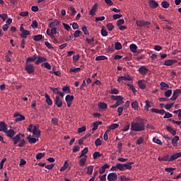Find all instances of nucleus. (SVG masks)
<instances>
[{
  "mask_svg": "<svg viewBox=\"0 0 181 181\" xmlns=\"http://www.w3.org/2000/svg\"><path fill=\"white\" fill-rule=\"evenodd\" d=\"M148 71H149V69H148V68H146V66H141L139 69V73L140 74H141L142 76H145V74H146V73H148Z\"/></svg>",
  "mask_w": 181,
  "mask_h": 181,
  "instance_id": "obj_16",
  "label": "nucleus"
},
{
  "mask_svg": "<svg viewBox=\"0 0 181 181\" xmlns=\"http://www.w3.org/2000/svg\"><path fill=\"white\" fill-rule=\"evenodd\" d=\"M94 170V165H88L87 167L86 175H93Z\"/></svg>",
  "mask_w": 181,
  "mask_h": 181,
  "instance_id": "obj_33",
  "label": "nucleus"
},
{
  "mask_svg": "<svg viewBox=\"0 0 181 181\" xmlns=\"http://www.w3.org/2000/svg\"><path fill=\"white\" fill-rule=\"evenodd\" d=\"M167 130L168 131V132H170L173 135V136L176 135V130H175L173 128L170 127H167Z\"/></svg>",
  "mask_w": 181,
  "mask_h": 181,
  "instance_id": "obj_46",
  "label": "nucleus"
},
{
  "mask_svg": "<svg viewBox=\"0 0 181 181\" xmlns=\"http://www.w3.org/2000/svg\"><path fill=\"white\" fill-rule=\"evenodd\" d=\"M51 34L52 35V36H54V35L59 34V29H57V28H52Z\"/></svg>",
  "mask_w": 181,
  "mask_h": 181,
  "instance_id": "obj_51",
  "label": "nucleus"
},
{
  "mask_svg": "<svg viewBox=\"0 0 181 181\" xmlns=\"http://www.w3.org/2000/svg\"><path fill=\"white\" fill-rule=\"evenodd\" d=\"M99 181H107V174L100 175Z\"/></svg>",
  "mask_w": 181,
  "mask_h": 181,
  "instance_id": "obj_56",
  "label": "nucleus"
},
{
  "mask_svg": "<svg viewBox=\"0 0 181 181\" xmlns=\"http://www.w3.org/2000/svg\"><path fill=\"white\" fill-rule=\"evenodd\" d=\"M13 118L15 119L16 122H21V121H25V116L21 115L19 112H16L13 115Z\"/></svg>",
  "mask_w": 181,
  "mask_h": 181,
  "instance_id": "obj_8",
  "label": "nucleus"
},
{
  "mask_svg": "<svg viewBox=\"0 0 181 181\" xmlns=\"http://www.w3.org/2000/svg\"><path fill=\"white\" fill-rule=\"evenodd\" d=\"M43 39V35H37L33 37V40L35 42H40Z\"/></svg>",
  "mask_w": 181,
  "mask_h": 181,
  "instance_id": "obj_38",
  "label": "nucleus"
},
{
  "mask_svg": "<svg viewBox=\"0 0 181 181\" xmlns=\"http://www.w3.org/2000/svg\"><path fill=\"white\" fill-rule=\"evenodd\" d=\"M60 25V22L56 21V22H52L49 24V28L51 29L56 28V26H59Z\"/></svg>",
  "mask_w": 181,
  "mask_h": 181,
  "instance_id": "obj_40",
  "label": "nucleus"
},
{
  "mask_svg": "<svg viewBox=\"0 0 181 181\" xmlns=\"http://www.w3.org/2000/svg\"><path fill=\"white\" fill-rule=\"evenodd\" d=\"M69 168V162L67 160L64 161V165L60 168V172H64L66 169Z\"/></svg>",
  "mask_w": 181,
  "mask_h": 181,
  "instance_id": "obj_37",
  "label": "nucleus"
},
{
  "mask_svg": "<svg viewBox=\"0 0 181 181\" xmlns=\"http://www.w3.org/2000/svg\"><path fill=\"white\" fill-rule=\"evenodd\" d=\"M111 99L116 101V103L119 105L124 104V98L121 95H111Z\"/></svg>",
  "mask_w": 181,
  "mask_h": 181,
  "instance_id": "obj_5",
  "label": "nucleus"
},
{
  "mask_svg": "<svg viewBox=\"0 0 181 181\" xmlns=\"http://www.w3.org/2000/svg\"><path fill=\"white\" fill-rule=\"evenodd\" d=\"M165 95L167 98L170 97V95H172V90L169 89V90H166V91L165 92Z\"/></svg>",
  "mask_w": 181,
  "mask_h": 181,
  "instance_id": "obj_64",
  "label": "nucleus"
},
{
  "mask_svg": "<svg viewBox=\"0 0 181 181\" xmlns=\"http://www.w3.org/2000/svg\"><path fill=\"white\" fill-rule=\"evenodd\" d=\"M117 169L121 172H124V164L122 163H117Z\"/></svg>",
  "mask_w": 181,
  "mask_h": 181,
  "instance_id": "obj_60",
  "label": "nucleus"
},
{
  "mask_svg": "<svg viewBox=\"0 0 181 181\" xmlns=\"http://www.w3.org/2000/svg\"><path fill=\"white\" fill-rule=\"evenodd\" d=\"M119 127V124L114 123V124H112L110 126H109L107 128H109L110 129H117V128H118Z\"/></svg>",
  "mask_w": 181,
  "mask_h": 181,
  "instance_id": "obj_48",
  "label": "nucleus"
},
{
  "mask_svg": "<svg viewBox=\"0 0 181 181\" xmlns=\"http://www.w3.org/2000/svg\"><path fill=\"white\" fill-rule=\"evenodd\" d=\"M132 108H133L134 111H138V108H139V103H138V101L135 100L132 103Z\"/></svg>",
  "mask_w": 181,
  "mask_h": 181,
  "instance_id": "obj_32",
  "label": "nucleus"
},
{
  "mask_svg": "<svg viewBox=\"0 0 181 181\" xmlns=\"http://www.w3.org/2000/svg\"><path fill=\"white\" fill-rule=\"evenodd\" d=\"M98 108H100V110H107V108H108V105H107V103H104V102H100L98 104Z\"/></svg>",
  "mask_w": 181,
  "mask_h": 181,
  "instance_id": "obj_25",
  "label": "nucleus"
},
{
  "mask_svg": "<svg viewBox=\"0 0 181 181\" xmlns=\"http://www.w3.org/2000/svg\"><path fill=\"white\" fill-rule=\"evenodd\" d=\"M132 80H134V78H132V76H129V74L119 76L117 78V81L120 83H124V81H132Z\"/></svg>",
  "mask_w": 181,
  "mask_h": 181,
  "instance_id": "obj_3",
  "label": "nucleus"
},
{
  "mask_svg": "<svg viewBox=\"0 0 181 181\" xmlns=\"http://www.w3.org/2000/svg\"><path fill=\"white\" fill-rule=\"evenodd\" d=\"M160 87H163V88H169V84L165 82H160Z\"/></svg>",
  "mask_w": 181,
  "mask_h": 181,
  "instance_id": "obj_63",
  "label": "nucleus"
},
{
  "mask_svg": "<svg viewBox=\"0 0 181 181\" xmlns=\"http://www.w3.org/2000/svg\"><path fill=\"white\" fill-rule=\"evenodd\" d=\"M4 134H6L7 136H8L9 138H13V135H15V130L13 129L8 130L7 129L4 132Z\"/></svg>",
  "mask_w": 181,
  "mask_h": 181,
  "instance_id": "obj_19",
  "label": "nucleus"
},
{
  "mask_svg": "<svg viewBox=\"0 0 181 181\" xmlns=\"http://www.w3.org/2000/svg\"><path fill=\"white\" fill-rule=\"evenodd\" d=\"M132 165H134L133 162L127 163L125 164H123V169H124V170H127V169L128 170H131V169H132Z\"/></svg>",
  "mask_w": 181,
  "mask_h": 181,
  "instance_id": "obj_23",
  "label": "nucleus"
},
{
  "mask_svg": "<svg viewBox=\"0 0 181 181\" xmlns=\"http://www.w3.org/2000/svg\"><path fill=\"white\" fill-rule=\"evenodd\" d=\"M153 142H154L155 144H157L158 145H163V143L162 142V141H160V139L156 137L153 138Z\"/></svg>",
  "mask_w": 181,
  "mask_h": 181,
  "instance_id": "obj_44",
  "label": "nucleus"
},
{
  "mask_svg": "<svg viewBox=\"0 0 181 181\" xmlns=\"http://www.w3.org/2000/svg\"><path fill=\"white\" fill-rule=\"evenodd\" d=\"M125 23V21L122 18V19H119L117 21V26L119 27V26H122V25H124Z\"/></svg>",
  "mask_w": 181,
  "mask_h": 181,
  "instance_id": "obj_54",
  "label": "nucleus"
},
{
  "mask_svg": "<svg viewBox=\"0 0 181 181\" xmlns=\"http://www.w3.org/2000/svg\"><path fill=\"white\" fill-rule=\"evenodd\" d=\"M179 141V136H175L173 139H172V145L173 146H174L175 148L177 147V141Z\"/></svg>",
  "mask_w": 181,
  "mask_h": 181,
  "instance_id": "obj_27",
  "label": "nucleus"
},
{
  "mask_svg": "<svg viewBox=\"0 0 181 181\" xmlns=\"http://www.w3.org/2000/svg\"><path fill=\"white\" fill-rule=\"evenodd\" d=\"M109 168H110V165L107 163H106L99 169V173L100 175H103V173L105 172V169H109Z\"/></svg>",
  "mask_w": 181,
  "mask_h": 181,
  "instance_id": "obj_26",
  "label": "nucleus"
},
{
  "mask_svg": "<svg viewBox=\"0 0 181 181\" xmlns=\"http://www.w3.org/2000/svg\"><path fill=\"white\" fill-rule=\"evenodd\" d=\"M37 60L35 61V64H40V63H45V62H47V59L44 57H37Z\"/></svg>",
  "mask_w": 181,
  "mask_h": 181,
  "instance_id": "obj_20",
  "label": "nucleus"
},
{
  "mask_svg": "<svg viewBox=\"0 0 181 181\" xmlns=\"http://www.w3.org/2000/svg\"><path fill=\"white\" fill-rule=\"evenodd\" d=\"M73 100H74V95H66V96L65 97V101H66L67 107L69 108H70V107H71Z\"/></svg>",
  "mask_w": 181,
  "mask_h": 181,
  "instance_id": "obj_9",
  "label": "nucleus"
},
{
  "mask_svg": "<svg viewBox=\"0 0 181 181\" xmlns=\"http://www.w3.org/2000/svg\"><path fill=\"white\" fill-rule=\"evenodd\" d=\"M37 21H33L32 24H31V28L33 29L37 28Z\"/></svg>",
  "mask_w": 181,
  "mask_h": 181,
  "instance_id": "obj_62",
  "label": "nucleus"
},
{
  "mask_svg": "<svg viewBox=\"0 0 181 181\" xmlns=\"http://www.w3.org/2000/svg\"><path fill=\"white\" fill-rule=\"evenodd\" d=\"M151 108V101L148 100H146V105L144 106V110L146 111H149V109Z\"/></svg>",
  "mask_w": 181,
  "mask_h": 181,
  "instance_id": "obj_42",
  "label": "nucleus"
},
{
  "mask_svg": "<svg viewBox=\"0 0 181 181\" xmlns=\"http://www.w3.org/2000/svg\"><path fill=\"white\" fill-rule=\"evenodd\" d=\"M181 94V89H176L173 91L172 97L170 98L171 101H175V100H177V97H179V95Z\"/></svg>",
  "mask_w": 181,
  "mask_h": 181,
  "instance_id": "obj_11",
  "label": "nucleus"
},
{
  "mask_svg": "<svg viewBox=\"0 0 181 181\" xmlns=\"http://www.w3.org/2000/svg\"><path fill=\"white\" fill-rule=\"evenodd\" d=\"M96 62H101L102 60H108V57L104 55L98 56L95 57Z\"/></svg>",
  "mask_w": 181,
  "mask_h": 181,
  "instance_id": "obj_35",
  "label": "nucleus"
},
{
  "mask_svg": "<svg viewBox=\"0 0 181 181\" xmlns=\"http://www.w3.org/2000/svg\"><path fill=\"white\" fill-rule=\"evenodd\" d=\"M87 153H88V147H85L84 149L81 151L79 158L87 156Z\"/></svg>",
  "mask_w": 181,
  "mask_h": 181,
  "instance_id": "obj_31",
  "label": "nucleus"
},
{
  "mask_svg": "<svg viewBox=\"0 0 181 181\" xmlns=\"http://www.w3.org/2000/svg\"><path fill=\"white\" fill-rule=\"evenodd\" d=\"M45 155H46V153H38L35 156V158L39 160L42 159V158H45Z\"/></svg>",
  "mask_w": 181,
  "mask_h": 181,
  "instance_id": "obj_39",
  "label": "nucleus"
},
{
  "mask_svg": "<svg viewBox=\"0 0 181 181\" xmlns=\"http://www.w3.org/2000/svg\"><path fill=\"white\" fill-rule=\"evenodd\" d=\"M124 112V107H119L117 108V112H118V116L121 117L122 115V112Z\"/></svg>",
  "mask_w": 181,
  "mask_h": 181,
  "instance_id": "obj_58",
  "label": "nucleus"
},
{
  "mask_svg": "<svg viewBox=\"0 0 181 181\" xmlns=\"http://www.w3.org/2000/svg\"><path fill=\"white\" fill-rule=\"evenodd\" d=\"M95 12H97V4L93 6L92 8L89 12V15H90V16H94V15H95Z\"/></svg>",
  "mask_w": 181,
  "mask_h": 181,
  "instance_id": "obj_29",
  "label": "nucleus"
},
{
  "mask_svg": "<svg viewBox=\"0 0 181 181\" xmlns=\"http://www.w3.org/2000/svg\"><path fill=\"white\" fill-rule=\"evenodd\" d=\"M20 30L22 33V34H21L20 36H21V37H23V39H26V37H28V36L30 35V32H29V30H25L23 24L20 27Z\"/></svg>",
  "mask_w": 181,
  "mask_h": 181,
  "instance_id": "obj_7",
  "label": "nucleus"
},
{
  "mask_svg": "<svg viewBox=\"0 0 181 181\" xmlns=\"http://www.w3.org/2000/svg\"><path fill=\"white\" fill-rule=\"evenodd\" d=\"M55 104L58 108H62L63 107V100L59 96H56Z\"/></svg>",
  "mask_w": 181,
  "mask_h": 181,
  "instance_id": "obj_17",
  "label": "nucleus"
},
{
  "mask_svg": "<svg viewBox=\"0 0 181 181\" xmlns=\"http://www.w3.org/2000/svg\"><path fill=\"white\" fill-rule=\"evenodd\" d=\"M136 25L139 26V28H143V26H149V25H151V22L137 20L136 21Z\"/></svg>",
  "mask_w": 181,
  "mask_h": 181,
  "instance_id": "obj_12",
  "label": "nucleus"
},
{
  "mask_svg": "<svg viewBox=\"0 0 181 181\" xmlns=\"http://www.w3.org/2000/svg\"><path fill=\"white\" fill-rule=\"evenodd\" d=\"M81 70V68L78 67V68H71L70 69V73H78Z\"/></svg>",
  "mask_w": 181,
  "mask_h": 181,
  "instance_id": "obj_50",
  "label": "nucleus"
},
{
  "mask_svg": "<svg viewBox=\"0 0 181 181\" xmlns=\"http://www.w3.org/2000/svg\"><path fill=\"white\" fill-rule=\"evenodd\" d=\"M0 18H1L4 22H5V21L8 19V14L6 13L0 14Z\"/></svg>",
  "mask_w": 181,
  "mask_h": 181,
  "instance_id": "obj_61",
  "label": "nucleus"
},
{
  "mask_svg": "<svg viewBox=\"0 0 181 181\" xmlns=\"http://www.w3.org/2000/svg\"><path fill=\"white\" fill-rule=\"evenodd\" d=\"M131 131L134 132L145 131V124H144L142 119H139L137 122H132L131 123Z\"/></svg>",
  "mask_w": 181,
  "mask_h": 181,
  "instance_id": "obj_1",
  "label": "nucleus"
},
{
  "mask_svg": "<svg viewBox=\"0 0 181 181\" xmlns=\"http://www.w3.org/2000/svg\"><path fill=\"white\" fill-rule=\"evenodd\" d=\"M175 63H177V61L175 59H168L165 61L164 66H173V64H175Z\"/></svg>",
  "mask_w": 181,
  "mask_h": 181,
  "instance_id": "obj_22",
  "label": "nucleus"
},
{
  "mask_svg": "<svg viewBox=\"0 0 181 181\" xmlns=\"http://www.w3.org/2000/svg\"><path fill=\"white\" fill-rule=\"evenodd\" d=\"M24 137H25V134H22L21 133L18 134L16 136L12 137L13 144L17 145L18 142L21 141V138H24Z\"/></svg>",
  "mask_w": 181,
  "mask_h": 181,
  "instance_id": "obj_13",
  "label": "nucleus"
},
{
  "mask_svg": "<svg viewBox=\"0 0 181 181\" xmlns=\"http://www.w3.org/2000/svg\"><path fill=\"white\" fill-rule=\"evenodd\" d=\"M6 127L8 126L5 124V122H0V132H5L8 129Z\"/></svg>",
  "mask_w": 181,
  "mask_h": 181,
  "instance_id": "obj_28",
  "label": "nucleus"
},
{
  "mask_svg": "<svg viewBox=\"0 0 181 181\" xmlns=\"http://www.w3.org/2000/svg\"><path fill=\"white\" fill-rule=\"evenodd\" d=\"M25 70L28 74H33L35 73V67L32 64L25 63Z\"/></svg>",
  "mask_w": 181,
  "mask_h": 181,
  "instance_id": "obj_6",
  "label": "nucleus"
},
{
  "mask_svg": "<svg viewBox=\"0 0 181 181\" xmlns=\"http://www.w3.org/2000/svg\"><path fill=\"white\" fill-rule=\"evenodd\" d=\"M100 156H102V154L98 151H95L93 154V159H97L98 158H100Z\"/></svg>",
  "mask_w": 181,
  "mask_h": 181,
  "instance_id": "obj_49",
  "label": "nucleus"
},
{
  "mask_svg": "<svg viewBox=\"0 0 181 181\" xmlns=\"http://www.w3.org/2000/svg\"><path fill=\"white\" fill-rule=\"evenodd\" d=\"M118 179V175L115 173H110L107 175L108 181H115Z\"/></svg>",
  "mask_w": 181,
  "mask_h": 181,
  "instance_id": "obj_14",
  "label": "nucleus"
},
{
  "mask_svg": "<svg viewBox=\"0 0 181 181\" xmlns=\"http://www.w3.org/2000/svg\"><path fill=\"white\" fill-rule=\"evenodd\" d=\"M39 136H40V135H34V137L31 136L30 135L27 136V139L29 142V144H36V142H37V141H39Z\"/></svg>",
  "mask_w": 181,
  "mask_h": 181,
  "instance_id": "obj_10",
  "label": "nucleus"
},
{
  "mask_svg": "<svg viewBox=\"0 0 181 181\" xmlns=\"http://www.w3.org/2000/svg\"><path fill=\"white\" fill-rule=\"evenodd\" d=\"M137 145H141V144H144V136H140L136 141Z\"/></svg>",
  "mask_w": 181,
  "mask_h": 181,
  "instance_id": "obj_59",
  "label": "nucleus"
},
{
  "mask_svg": "<svg viewBox=\"0 0 181 181\" xmlns=\"http://www.w3.org/2000/svg\"><path fill=\"white\" fill-rule=\"evenodd\" d=\"M62 91L65 93V94H70V87L67 86L62 87Z\"/></svg>",
  "mask_w": 181,
  "mask_h": 181,
  "instance_id": "obj_43",
  "label": "nucleus"
},
{
  "mask_svg": "<svg viewBox=\"0 0 181 181\" xmlns=\"http://www.w3.org/2000/svg\"><path fill=\"white\" fill-rule=\"evenodd\" d=\"M148 4L151 8H158L159 6V4L153 0L150 1Z\"/></svg>",
  "mask_w": 181,
  "mask_h": 181,
  "instance_id": "obj_34",
  "label": "nucleus"
},
{
  "mask_svg": "<svg viewBox=\"0 0 181 181\" xmlns=\"http://www.w3.org/2000/svg\"><path fill=\"white\" fill-rule=\"evenodd\" d=\"M115 49L116 50H121V49H122V45H121V42H116L115 45Z\"/></svg>",
  "mask_w": 181,
  "mask_h": 181,
  "instance_id": "obj_45",
  "label": "nucleus"
},
{
  "mask_svg": "<svg viewBox=\"0 0 181 181\" xmlns=\"http://www.w3.org/2000/svg\"><path fill=\"white\" fill-rule=\"evenodd\" d=\"M27 131L28 132H32L33 135H40V130L37 129V127L33 126V124H30L28 127Z\"/></svg>",
  "mask_w": 181,
  "mask_h": 181,
  "instance_id": "obj_2",
  "label": "nucleus"
},
{
  "mask_svg": "<svg viewBox=\"0 0 181 181\" xmlns=\"http://www.w3.org/2000/svg\"><path fill=\"white\" fill-rule=\"evenodd\" d=\"M46 33L48 36H49L54 45H60V43H62V40H57L54 35H52V31H50V29H47Z\"/></svg>",
  "mask_w": 181,
  "mask_h": 181,
  "instance_id": "obj_4",
  "label": "nucleus"
},
{
  "mask_svg": "<svg viewBox=\"0 0 181 181\" xmlns=\"http://www.w3.org/2000/svg\"><path fill=\"white\" fill-rule=\"evenodd\" d=\"M87 158H88V156L79 157L80 159L78 161V165H79V166H81V168H84V166L86 165Z\"/></svg>",
  "mask_w": 181,
  "mask_h": 181,
  "instance_id": "obj_15",
  "label": "nucleus"
},
{
  "mask_svg": "<svg viewBox=\"0 0 181 181\" xmlns=\"http://www.w3.org/2000/svg\"><path fill=\"white\" fill-rule=\"evenodd\" d=\"M106 28L110 32H111L114 29V25H112V23H109L107 24Z\"/></svg>",
  "mask_w": 181,
  "mask_h": 181,
  "instance_id": "obj_52",
  "label": "nucleus"
},
{
  "mask_svg": "<svg viewBox=\"0 0 181 181\" xmlns=\"http://www.w3.org/2000/svg\"><path fill=\"white\" fill-rule=\"evenodd\" d=\"M176 168H165V171L168 172V173H170V176H172L174 173L173 170H175Z\"/></svg>",
  "mask_w": 181,
  "mask_h": 181,
  "instance_id": "obj_41",
  "label": "nucleus"
},
{
  "mask_svg": "<svg viewBox=\"0 0 181 181\" xmlns=\"http://www.w3.org/2000/svg\"><path fill=\"white\" fill-rule=\"evenodd\" d=\"M36 59H37V55L35 54L33 57H29L28 58H27L25 63L29 64L31 62H35V60H36Z\"/></svg>",
  "mask_w": 181,
  "mask_h": 181,
  "instance_id": "obj_30",
  "label": "nucleus"
},
{
  "mask_svg": "<svg viewBox=\"0 0 181 181\" xmlns=\"http://www.w3.org/2000/svg\"><path fill=\"white\" fill-rule=\"evenodd\" d=\"M95 146H101V145H103V141H101L100 139H97L95 141Z\"/></svg>",
  "mask_w": 181,
  "mask_h": 181,
  "instance_id": "obj_53",
  "label": "nucleus"
},
{
  "mask_svg": "<svg viewBox=\"0 0 181 181\" xmlns=\"http://www.w3.org/2000/svg\"><path fill=\"white\" fill-rule=\"evenodd\" d=\"M138 85L139 88H141V90H145V88H146V83L144 80H139L138 81Z\"/></svg>",
  "mask_w": 181,
  "mask_h": 181,
  "instance_id": "obj_21",
  "label": "nucleus"
},
{
  "mask_svg": "<svg viewBox=\"0 0 181 181\" xmlns=\"http://www.w3.org/2000/svg\"><path fill=\"white\" fill-rule=\"evenodd\" d=\"M179 158H181V152L173 154L170 157V162H173V160H176Z\"/></svg>",
  "mask_w": 181,
  "mask_h": 181,
  "instance_id": "obj_18",
  "label": "nucleus"
},
{
  "mask_svg": "<svg viewBox=\"0 0 181 181\" xmlns=\"http://www.w3.org/2000/svg\"><path fill=\"white\" fill-rule=\"evenodd\" d=\"M173 114H176V115H177L178 117V119H181V109L177 110H174Z\"/></svg>",
  "mask_w": 181,
  "mask_h": 181,
  "instance_id": "obj_55",
  "label": "nucleus"
},
{
  "mask_svg": "<svg viewBox=\"0 0 181 181\" xmlns=\"http://www.w3.org/2000/svg\"><path fill=\"white\" fill-rule=\"evenodd\" d=\"M110 94H119V90L117 88H112L109 91Z\"/></svg>",
  "mask_w": 181,
  "mask_h": 181,
  "instance_id": "obj_57",
  "label": "nucleus"
},
{
  "mask_svg": "<svg viewBox=\"0 0 181 181\" xmlns=\"http://www.w3.org/2000/svg\"><path fill=\"white\" fill-rule=\"evenodd\" d=\"M45 98L46 99V103L48 105H53V100H52V98H50V96L49 95V94L45 93Z\"/></svg>",
  "mask_w": 181,
  "mask_h": 181,
  "instance_id": "obj_24",
  "label": "nucleus"
},
{
  "mask_svg": "<svg viewBox=\"0 0 181 181\" xmlns=\"http://www.w3.org/2000/svg\"><path fill=\"white\" fill-rule=\"evenodd\" d=\"M161 6L165 9H168V8L170 6L169 2L163 1L161 2Z\"/></svg>",
  "mask_w": 181,
  "mask_h": 181,
  "instance_id": "obj_47",
  "label": "nucleus"
},
{
  "mask_svg": "<svg viewBox=\"0 0 181 181\" xmlns=\"http://www.w3.org/2000/svg\"><path fill=\"white\" fill-rule=\"evenodd\" d=\"M129 49L132 53H136V49H138V47L135 44H131L129 46Z\"/></svg>",
  "mask_w": 181,
  "mask_h": 181,
  "instance_id": "obj_36",
  "label": "nucleus"
}]
</instances>
